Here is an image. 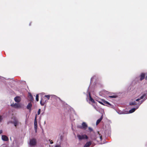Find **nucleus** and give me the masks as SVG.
I'll use <instances>...</instances> for the list:
<instances>
[{"instance_id":"c756f323","label":"nucleus","mask_w":147,"mask_h":147,"mask_svg":"<svg viewBox=\"0 0 147 147\" xmlns=\"http://www.w3.org/2000/svg\"><path fill=\"white\" fill-rule=\"evenodd\" d=\"M37 127H36V129H35V131H36V132H37Z\"/></svg>"},{"instance_id":"2f4dec72","label":"nucleus","mask_w":147,"mask_h":147,"mask_svg":"<svg viewBox=\"0 0 147 147\" xmlns=\"http://www.w3.org/2000/svg\"><path fill=\"white\" fill-rule=\"evenodd\" d=\"M29 25H30H30H31L30 23V24H29Z\"/></svg>"},{"instance_id":"a211bd4d","label":"nucleus","mask_w":147,"mask_h":147,"mask_svg":"<svg viewBox=\"0 0 147 147\" xmlns=\"http://www.w3.org/2000/svg\"><path fill=\"white\" fill-rule=\"evenodd\" d=\"M90 99L91 101L92 102L94 103H95V101L90 96Z\"/></svg>"},{"instance_id":"7ed1b4c3","label":"nucleus","mask_w":147,"mask_h":147,"mask_svg":"<svg viewBox=\"0 0 147 147\" xmlns=\"http://www.w3.org/2000/svg\"><path fill=\"white\" fill-rule=\"evenodd\" d=\"M36 140L35 138H32L30 140L29 144L30 146H34L36 145Z\"/></svg>"},{"instance_id":"412c9836","label":"nucleus","mask_w":147,"mask_h":147,"mask_svg":"<svg viewBox=\"0 0 147 147\" xmlns=\"http://www.w3.org/2000/svg\"><path fill=\"white\" fill-rule=\"evenodd\" d=\"M38 97H39L38 94H36V100L37 101H38V100H39Z\"/></svg>"},{"instance_id":"c85d7f7f","label":"nucleus","mask_w":147,"mask_h":147,"mask_svg":"<svg viewBox=\"0 0 147 147\" xmlns=\"http://www.w3.org/2000/svg\"><path fill=\"white\" fill-rule=\"evenodd\" d=\"M3 131H2V130H0V134L2 133Z\"/></svg>"},{"instance_id":"f3484780","label":"nucleus","mask_w":147,"mask_h":147,"mask_svg":"<svg viewBox=\"0 0 147 147\" xmlns=\"http://www.w3.org/2000/svg\"><path fill=\"white\" fill-rule=\"evenodd\" d=\"M129 105L131 106H134L136 105L137 104L136 102L135 101H134L133 102H129Z\"/></svg>"},{"instance_id":"ddd939ff","label":"nucleus","mask_w":147,"mask_h":147,"mask_svg":"<svg viewBox=\"0 0 147 147\" xmlns=\"http://www.w3.org/2000/svg\"><path fill=\"white\" fill-rule=\"evenodd\" d=\"M91 144V142L90 141L87 142L84 145V147H89Z\"/></svg>"},{"instance_id":"bb28decb","label":"nucleus","mask_w":147,"mask_h":147,"mask_svg":"<svg viewBox=\"0 0 147 147\" xmlns=\"http://www.w3.org/2000/svg\"><path fill=\"white\" fill-rule=\"evenodd\" d=\"M49 141H50L51 144H52L53 143V142L52 141V140H49Z\"/></svg>"},{"instance_id":"a878e982","label":"nucleus","mask_w":147,"mask_h":147,"mask_svg":"<svg viewBox=\"0 0 147 147\" xmlns=\"http://www.w3.org/2000/svg\"><path fill=\"white\" fill-rule=\"evenodd\" d=\"M88 129L90 131H93L92 129L90 127L88 128Z\"/></svg>"},{"instance_id":"9b49d317","label":"nucleus","mask_w":147,"mask_h":147,"mask_svg":"<svg viewBox=\"0 0 147 147\" xmlns=\"http://www.w3.org/2000/svg\"><path fill=\"white\" fill-rule=\"evenodd\" d=\"M145 77V74L144 73H142L140 75V81H142V80L144 79Z\"/></svg>"},{"instance_id":"f8f14e48","label":"nucleus","mask_w":147,"mask_h":147,"mask_svg":"<svg viewBox=\"0 0 147 147\" xmlns=\"http://www.w3.org/2000/svg\"><path fill=\"white\" fill-rule=\"evenodd\" d=\"M36 118H37L36 115L35 117V119H34V128H35V129L36 127H37V120H36Z\"/></svg>"},{"instance_id":"39448f33","label":"nucleus","mask_w":147,"mask_h":147,"mask_svg":"<svg viewBox=\"0 0 147 147\" xmlns=\"http://www.w3.org/2000/svg\"><path fill=\"white\" fill-rule=\"evenodd\" d=\"M11 106L15 108L18 109L21 107V105L20 103H13L11 105Z\"/></svg>"},{"instance_id":"0eeeda50","label":"nucleus","mask_w":147,"mask_h":147,"mask_svg":"<svg viewBox=\"0 0 147 147\" xmlns=\"http://www.w3.org/2000/svg\"><path fill=\"white\" fill-rule=\"evenodd\" d=\"M82 125L81 128L84 130L86 129L87 127V125L86 124L85 122H84L82 123Z\"/></svg>"},{"instance_id":"f03ea898","label":"nucleus","mask_w":147,"mask_h":147,"mask_svg":"<svg viewBox=\"0 0 147 147\" xmlns=\"http://www.w3.org/2000/svg\"><path fill=\"white\" fill-rule=\"evenodd\" d=\"M102 102L100 101H98V102L101 104L103 105L107 106L111 108H113V106L110 104L109 102L104 100H102Z\"/></svg>"},{"instance_id":"393cba45","label":"nucleus","mask_w":147,"mask_h":147,"mask_svg":"<svg viewBox=\"0 0 147 147\" xmlns=\"http://www.w3.org/2000/svg\"><path fill=\"white\" fill-rule=\"evenodd\" d=\"M2 116L1 115H0V122H1L2 120Z\"/></svg>"},{"instance_id":"f257e3e1","label":"nucleus","mask_w":147,"mask_h":147,"mask_svg":"<svg viewBox=\"0 0 147 147\" xmlns=\"http://www.w3.org/2000/svg\"><path fill=\"white\" fill-rule=\"evenodd\" d=\"M97 134H96L95 133H94L93 134H92L90 136V138L92 140H96V139L99 138L100 140H102V136L99 134V131H97Z\"/></svg>"},{"instance_id":"4468645a","label":"nucleus","mask_w":147,"mask_h":147,"mask_svg":"<svg viewBox=\"0 0 147 147\" xmlns=\"http://www.w3.org/2000/svg\"><path fill=\"white\" fill-rule=\"evenodd\" d=\"M14 100L15 101L17 102H19L20 101V97L19 96H16L14 98Z\"/></svg>"},{"instance_id":"6e6552de","label":"nucleus","mask_w":147,"mask_h":147,"mask_svg":"<svg viewBox=\"0 0 147 147\" xmlns=\"http://www.w3.org/2000/svg\"><path fill=\"white\" fill-rule=\"evenodd\" d=\"M32 104L30 102L28 104L26 107V108L27 109L29 110L30 111L31 110V108L32 107Z\"/></svg>"},{"instance_id":"cd10ccee","label":"nucleus","mask_w":147,"mask_h":147,"mask_svg":"<svg viewBox=\"0 0 147 147\" xmlns=\"http://www.w3.org/2000/svg\"><path fill=\"white\" fill-rule=\"evenodd\" d=\"M140 99L139 98H138L136 100V101H138L139 100H140Z\"/></svg>"},{"instance_id":"9d476101","label":"nucleus","mask_w":147,"mask_h":147,"mask_svg":"<svg viewBox=\"0 0 147 147\" xmlns=\"http://www.w3.org/2000/svg\"><path fill=\"white\" fill-rule=\"evenodd\" d=\"M2 139L4 141H7L9 139L8 137L5 135H2Z\"/></svg>"},{"instance_id":"2eb2a0df","label":"nucleus","mask_w":147,"mask_h":147,"mask_svg":"<svg viewBox=\"0 0 147 147\" xmlns=\"http://www.w3.org/2000/svg\"><path fill=\"white\" fill-rule=\"evenodd\" d=\"M102 115L100 119L97 120L96 123V125H97L102 120Z\"/></svg>"},{"instance_id":"4be33fe9","label":"nucleus","mask_w":147,"mask_h":147,"mask_svg":"<svg viewBox=\"0 0 147 147\" xmlns=\"http://www.w3.org/2000/svg\"><path fill=\"white\" fill-rule=\"evenodd\" d=\"M45 97L47 98L48 100H49L50 99V96L49 95H46L45 96Z\"/></svg>"},{"instance_id":"7c9ffc66","label":"nucleus","mask_w":147,"mask_h":147,"mask_svg":"<svg viewBox=\"0 0 147 147\" xmlns=\"http://www.w3.org/2000/svg\"><path fill=\"white\" fill-rule=\"evenodd\" d=\"M55 147H59V146L58 145H56Z\"/></svg>"},{"instance_id":"423d86ee","label":"nucleus","mask_w":147,"mask_h":147,"mask_svg":"<svg viewBox=\"0 0 147 147\" xmlns=\"http://www.w3.org/2000/svg\"><path fill=\"white\" fill-rule=\"evenodd\" d=\"M44 99H45V98L44 97H43L42 98L41 100L40 101V104L42 106H43L44 105L45 103L46 102V100H44Z\"/></svg>"},{"instance_id":"aec40b11","label":"nucleus","mask_w":147,"mask_h":147,"mask_svg":"<svg viewBox=\"0 0 147 147\" xmlns=\"http://www.w3.org/2000/svg\"><path fill=\"white\" fill-rule=\"evenodd\" d=\"M146 96V94H143L142 96H141L140 98V100L142 99L145 96Z\"/></svg>"},{"instance_id":"6ab92c4d","label":"nucleus","mask_w":147,"mask_h":147,"mask_svg":"<svg viewBox=\"0 0 147 147\" xmlns=\"http://www.w3.org/2000/svg\"><path fill=\"white\" fill-rule=\"evenodd\" d=\"M109 97L111 98H115L117 97V96L116 95H111L110 96H108Z\"/></svg>"},{"instance_id":"1a4fd4ad","label":"nucleus","mask_w":147,"mask_h":147,"mask_svg":"<svg viewBox=\"0 0 147 147\" xmlns=\"http://www.w3.org/2000/svg\"><path fill=\"white\" fill-rule=\"evenodd\" d=\"M28 97L29 98L30 101V102H32L34 100V98L32 94L30 93V92L28 93Z\"/></svg>"},{"instance_id":"20e7f679","label":"nucleus","mask_w":147,"mask_h":147,"mask_svg":"<svg viewBox=\"0 0 147 147\" xmlns=\"http://www.w3.org/2000/svg\"><path fill=\"white\" fill-rule=\"evenodd\" d=\"M77 136L80 140H82L85 139H87L88 138V136L85 134L81 135L78 134L77 135Z\"/></svg>"},{"instance_id":"5701e85b","label":"nucleus","mask_w":147,"mask_h":147,"mask_svg":"<svg viewBox=\"0 0 147 147\" xmlns=\"http://www.w3.org/2000/svg\"><path fill=\"white\" fill-rule=\"evenodd\" d=\"M40 111H41L40 109H39L38 110V115H39L40 114Z\"/></svg>"},{"instance_id":"dca6fc26","label":"nucleus","mask_w":147,"mask_h":147,"mask_svg":"<svg viewBox=\"0 0 147 147\" xmlns=\"http://www.w3.org/2000/svg\"><path fill=\"white\" fill-rule=\"evenodd\" d=\"M138 107H137L136 108H133L132 109H131L129 110V113H131L135 111L136 109H137Z\"/></svg>"},{"instance_id":"b1692460","label":"nucleus","mask_w":147,"mask_h":147,"mask_svg":"<svg viewBox=\"0 0 147 147\" xmlns=\"http://www.w3.org/2000/svg\"><path fill=\"white\" fill-rule=\"evenodd\" d=\"M14 124L15 126L16 127L18 124V122L16 121L14 123Z\"/></svg>"}]
</instances>
